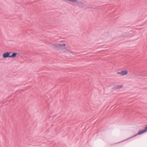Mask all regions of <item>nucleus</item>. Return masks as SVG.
<instances>
[{
    "label": "nucleus",
    "instance_id": "f257e3e1",
    "mask_svg": "<svg viewBox=\"0 0 147 147\" xmlns=\"http://www.w3.org/2000/svg\"><path fill=\"white\" fill-rule=\"evenodd\" d=\"M145 130H144H144H139L138 131V134H135L134 135H133V136H132V137H131L130 138H128L127 139H129V138H132L133 137H134L135 136H136L138 135H140V134H141L143 133H144L145 132Z\"/></svg>",
    "mask_w": 147,
    "mask_h": 147
},
{
    "label": "nucleus",
    "instance_id": "f03ea898",
    "mask_svg": "<svg viewBox=\"0 0 147 147\" xmlns=\"http://www.w3.org/2000/svg\"><path fill=\"white\" fill-rule=\"evenodd\" d=\"M12 52H6L4 53L3 54V57L4 58L10 57V54Z\"/></svg>",
    "mask_w": 147,
    "mask_h": 147
},
{
    "label": "nucleus",
    "instance_id": "7ed1b4c3",
    "mask_svg": "<svg viewBox=\"0 0 147 147\" xmlns=\"http://www.w3.org/2000/svg\"><path fill=\"white\" fill-rule=\"evenodd\" d=\"M18 54V53L13 52L11 55H10V57L12 58H15L16 57Z\"/></svg>",
    "mask_w": 147,
    "mask_h": 147
},
{
    "label": "nucleus",
    "instance_id": "20e7f679",
    "mask_svg": "<svg viewBox=\"0 0 147 147\" xmlns=\"http://www.w3.org/2000/svg\"><path fill=\"white\" fill-rule=\"evenodd\" d=\"M122 76L126 75L128 73V71L126 70H123L121 71Z\"/></svg>",
    "mask_w": 147,
    "mask_h": 147
},
{
    "label": "nucleus",
    "instance_id": "39448f33",
    "mask_svg": "<svg viewBox=\"0 0 147 147\" xmlns=\"http://www.w3.org/2000/svg\"><path fill=\"white\" fill-rule=\"evenodd\" d=\"M65 45L66 44L65 43H60L57 45V47H65Z\"/></svg>",
    "mask_w": 147,
    "mask_h": 147
},
{
    "label": "nucleus",
    "instance_id": "423d86ee",
    "mask_svg": "<svg viewBox=\"0 0 147 147\" xmlns=\"http://www.w3.org/2000/svg\"><path fill=\"white\" fill-rule=\"evenodd\" d=\"M123 86L121 85H119L117 86V88L118 89L122 88L123 87Z\"/></svg>",
    "mask_w": 147,
    "mask_h": 147
},
{
    "label": "nucleus",
    "instance_id": "0eeeda50",
    "mask_svg": "<svg viewBox=\"0 0 147 147\" xmlns=\"http://www.w3.org/2000/svg\"><path fill=\"white\" fill-rule=\"evenodd\" d=\"M144 130L146 132L147 131V126L144 128Z\"/></svg>",
    "mask_w": 147,
    "mask_h": 147
},
{
    "label": "nucleus",
    "instance_id": "6e6552de",
    "mask_svg": "<svg viewBox=\"0 0 147 147\" xmlns=\"http://www.w3.org/2000/svg\"><path fill=\"white\" fill-rule=\"evenodd\" d=\"M117 73V74H120V75H122V72H121V71L119 72H118Z\"/></svg>",
    "mask_w": 147,
    "mask_h": 147
}]
</instances>
